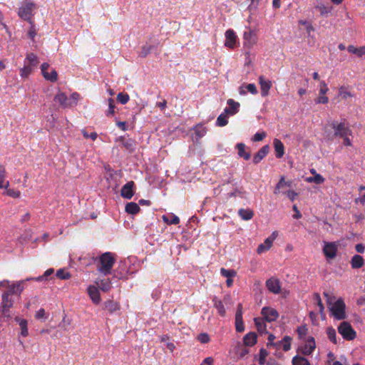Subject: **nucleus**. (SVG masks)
<instances>
[{
  "mask_svg": "<svg viewBox=\"0 0 365 365\" xmlns=\"http://www.w3.org/2000/svg\"><path fill=\"white\" fill-rule=\"evenodd\" d=\"M331 128L334 130V136L346 137V135H351L352 130L347 126L344 122L337 123L334 121L331 124Z\"/></svg>",
  "mask_w": 365,
  "mask_h": 365,
  "instance_id": "423d86ee",
  "label": "nucleus"
},
{
  "mask_svg": "<svg viewBox=\"0 0 365 365\" xmlns=\"http://www.w3.org/2000/svg\"><path fill=\"white\" fill-rule=\"evenodd\" d=\"M261 314L265 321L268 322H274L279 317V313L273 308L264 307L261 310Z\"/></svg>",
  "mask_w": 365,
  "mask_h": 365,
  "instance_id": "9d476101",
  "label": "nucleus"
},
{
  "mask_svg": "<svg viewBox=\"0 0 365 365\" xmlns=\"http://www.w3.org/2000/svg\"><path fill=\"white\" fill-rule=\"evenodd\" d=\"M197 340L202 344H206L210 341V339L207 334L201 333L197 336Z\"/></svg>",
  "mask_w": 365,
  "mask_h": 365,
  "instance_id": "13d9d810",
  "label": "nucleus"
},
{
  "mask_svg": "<svg viewBox=\"0 0 365 365\" xmlns=\"http://www.w3.org/2000/svg\"><path fill=\"white\" fill-rule=\"evenodd\" d=\"M290 186V183L285 181L284 177L282 176L278 183L276 185V187L274 190V193L275 195H277L280 193V190L282 189L284 187Z\"/></svg>",
  "mask_w": 365,
  "mask_h": 365,
  "instance_id": "ea45409f",
  "label": "nucleus"
},
{
  "mask_svg": "<svg viewBox=\"0 0 365 365\" xmlns=\"http://www.w3.org/2000/svg\"><path fill=\"white\" fill-rule=\"evenodd\" d=\"M243 321L242 319V305L239 304L237 305V309L235 314V322Z\"/></svg>",
  "mask_w": 365,
  "mask_h": 365,
  "instance_id": "6e6d98bb",
  "label": "nucleus"
},
{
  "mask_svg": "<svg viewBox=\"0 0 365 365\" xmlns=\"http://www.w3.org/2000/svg\"><path fill=\"white\" fill-rule=\"evenodd\" d=\"M115 142L119 143V147L125 149L129 153H133L135 150L136 142L133 138L120 136L115 139Z\"/></svg>",
  "mask_w": 365,
  "mask_h": 365,
  "instance_id": "0eeeda50",
  "label": "nucleus"
},
{
  "mask_svg": "<svg viewBox=\"0 0 365 365\" xmlns=\"http://www.w3.org/2000/svg\"><path fill=\"white\" fill-rule=\"evenodd\" d=\"M273 145L276 152V157L281 158L284 154V146L282 141L277 138L274 139Z\"/></svg>",
  "mask_w": 365,
  "mask_h": 365,
  "instance_id": "4be33fe9",
  "label": "nucleus"
},
{
  "mask_svg": "<svg viewBox=\"0 0 365 365\" xmlns=\"http://www.w3.org/2000/svg\"><path fill=\"white\" fill-rule=\"evenodd\" d=\"M49 64L43 63L41 66V73L43 78L51 82H56L58 79V73L55 69H52L50 73L48 72Z\"/></svg>",
  "mask_w": 365,
  "mask_h": 365,
  "instance_id": "1a4fd4ad",
  "label": "nucleus"
},
{
  "mask_svg": "<svg viewBox=\"0 0 365 365\" xmlns=\"http://www.w3.org/2000/svg\"><path fill=\"white\" fill-rule=\"evenodd\" d=\"M338 331L344 339L348 341L353 340L356 336V332L347 322H343L339 324Z\"/></svg>",
  "mask_w": 365,
  "mask_h": 365,
  "instance_id": "39448f33",
  "label": "nucleus"
},
{
  "mask_svg": "<svg viewBox=\"0 0 365 365\" xmlns=\"http://www.w3.org/2000/svg\"><path fill=\"white\" fill-rule=\"evenodd\" d=\"M9 182L6 180V168L4 165H0V188H8Z\"/></svg>",
  "mask_w": 365,
  "mask_h": 365,
  "instance_id": "c756f323",
  "label": "nucleus"
},
{
  "mask_svg": "<svg viewBox=\"0 0 365 365\" xmlns=\"http://www.w3.org/2000/svg\"><path fill=\"white\" fill-rule=\"evenodd\" d=\"M314 299L317 302V306L319 307V312L321 314H323L324 313V307L323 305V303H322V299L320 297L319 294L314 293Z\"/></svg>",
  "mask_w": 365,
  "mask_h": 365,
  "instance_id": "8fccbe9b",
  "label": "nucleus"
},
{
  "mask_svg": "<svg viewBox=\"0 0 365 365\" xmlns=\"http://www.w3.org/2000/svg\"><path fill=\"white\" fill-rule=\"evenodd\" d=\"M33 67L29 65H24V66L20 70V76L22 78H27L31 73Z\"/></svg>",
  "mask_w": 365,
  "mask_h": 365,
  "instance_id": "c03bdc74",
  "label": "nucleus"
},
{
  "mask_svg": "<svg viewBox=\"0 0 365 365\" xmlns=\"http://www.w3.org/2000/svg\"><path fill=\"white\" fill-rule=\"evenodd\" d=\"M329 101V98L325 96V95H319V97H317L316 99H315V103H322V104H326Z\"/></svg>",
  "mask_w": 365,
  "mask_h": 365,
  "instance_id": "0e129e2a",
  "label": "nucleus"
},
{
  "mask_svg": "<svg viewBox=\"0 0 365 365\" xmlns=\"http://www.w3.org/2000/svg\"><path fill=\"white\" fill-rule=\"evenodd\" d=\"M228 107L225 108V113L230 115H234L239 111L240 103L233 99H228L227 101Z\"/></svg>",
  "mask_w": 365,
  "mask_h": 365,
  "instance_id": "dca6fc26",
  "label": "nucleus"
},
{
  "mask_svg": "<svg viewBox=\"0 0 365 365\" xmlns=\"http://www.w3.org/2000/svg\"><path fill=\"white\" fill-rule=\"evenodd\" d=\"M272 245V244H265L264 241V243H262L258 245L257 249V254L260 255L268 251L271 248Z\"/></svg>",
  "mask_w": 365,
  "mask_h": 365,
  "instance_id": "de8ad7c7",
  "label": "nucleus"
},
{
  "mask_svg": "<svg viewBox=\"0 0 365 365\" xmlns=\"http://www.w3.org/2000/svg\"><path fill=\"white\" fill-rule=\"evenodd\" d=\"M278 232L277 231L273 232L271 235L265 240V244H272L274 240L277 237Z\"/></svg>",
  "mask_w": 365,
  "mask_h": 365,
  "instance_id": "e2e57ef3",
  "label": "nucleus"
},
{
  "mask_svg": "<svg viewBox=\"0 0 365 365\" xmlns=\"http://www.w3.org/2000/svg\"><path fill=\"white\" fill-rule=\"evenodd\" d=\"M338 252V245L336 242H324L323 252L327 259H334Z\"/></svg>",
  "mask_w": 365,
  "mask_h": 365,
  "instance_id": "6e6552de",
  "label": "nucleus"
},
{
  "mask_svg": "<svg viewBox=\"0 0 365 365\" xmlns=\"http://www.w3.org/2000/svg\"><path fill=\"white\" fill-rule=\"evenodd\" d=\"M347 50L349 53L357 55L361 57L364 54H365V46H361L359 48H356L355 46L350 45L348 46Z\"/></svg>",
  "mask_w": 365,
  "mask_h": 365,
  "instance_id": "4c0bfd02",
  "label": "nucleus"
},
{
  "mask_svg": "<svg viewBox=\"0 0 365 365\" xmlns=\"http://www.w3.org/2000/svg\"><path fill=\"white\" fill-rule=\"evenodd\" d=\"M2 302L1 307L6 308H11L13 306V299L11 295H9L6 292H4L1 296Z\"/></svg>",
  "mask_w": 365,
  "mask_h": 365,
  "instance_id": "cd10ccee",
  "label": "nucleus"
},
{
  "mask_svg": "<svg viewBox=\"0 0 365 365\" xmlns=\"http://www.w3.org/2000/svg\"><path fill=\"white\" fill-rule=\"evenodd\" d=\"M36 9V5L30 0H24L18 11L19 16L31 24H33L34 11Z\"/></svg>",
  "mask_w": 365,
  "mask_h": 365,
  "instance_id": "7ed1b4c3",
  "label": "nucleus"
},
{
  "mask_svg": "<svg viewBox=\"0 0 365 365\" xmlns=\"http://www.w3.org/2000/svg\"><path fill=\"white\" fill-rule=\"evenodd\" d=\"M308 182H315L316 184H322L324 182V178L320 174H316L313 177L307 179Z\"/></svg>",
  "mask_w": 365,
  "mask_h": 365,
  "instance_id": "37998d69",
  "label": "nucleus"
},
{
  "mask_svg": "<svg viewBox=\"0 0 365 365\" xmlns=\"http://www.w3.org/2000/svg\"><path fill=\"white\" fill-rule=\"evenodd\" d=\"M239 216L244 220H250L253 217L254 212L250 209L241 208L238 210Z\"/></svg>",
  "mask_w": 365,
  "mask_h": 365,
  "instance_id": "2f4dec72",
  "label": "nucleus"
},
{
  "mask_svg": "<svg viewBox=\"0 0 365 365\" xmlns=\"http://www.w3.org/2000/svg\"><path fill=\"white\" fill-rule=\"evenodd\" d=\"M246 88L247 92H250L252 95H256L258 93L257 88L254 83L246 84Z\"/></svg>",
  "mask_w": 365,
  "mask_h": 365,
  "instance_id": "052dcab7",
  "label": "nucleus"
},
{
  "mask_svg": "<svg viewBox=\"0 0 365 365\" xmlns=\"http://www.w3.org/2000/svg\"><path fill=\"white\" fill-rule=\"evenodd\" d=\"M54 272V269L53 268L48 269L43 275L39 276L38 277H34V278H27L26 281L29 280H36L37 282H41L43 280H47L48 277L51 275H52Z\"/></svg>",
  "mask_w": 365,
  "mask_h": 365,
  "instance_id": "f704fd0d",
  "label": "nucleus"
},
{
  "mask_svg": "<svg viewBox=\"0 0 365 365\" xmlns=\"http://www.w3.org/2000/svg\"><path fill=\"white\" fill-rule=\"evenodd\" d=\"M115 113V103L114 100L113 98L108 99V110L107 111L106 115H113Z\"/></svg>",
  "mask_w": 365,
  "mask_h": 365,
  "instance_id": "864d4df0",
  "label": "nucleus"
},
{
  "mask_svg": "<svg viewBox=\"0 0 365 365\" xmlns=\"http://www.w3.org/2000/svg\"><path fill=\"white\" fill-rule=\"evenodd\" d=\"M162 219L167 225H178L180 223V218L173 213L163 215Z\"/></svg>",
  "mask_w": 365,
  "mask_h": 365,
  "instance_id": "b1692460",
  "label": "nucleus"
},
{
  "mask_svg": "<svg viewBox=\"0 0 365 365\" xmlns=\"http://www.w3.org/2000/svg\"><path fill=\"white\" fill-rule=\"evenodd\" d=\"M244 39L245 41V44H249V46H252L255 43V34L253 31H248L244 33Z\"/></svg>",
  "mask_w": 365,
  "mask_h": 365,
  "instance_id": "58836bf2",
  "label": "nucleus"
},
{
  "mask_svg": "<svg viewBox=\"0 0 365 365\" xmlns=\"http://www.w3.org/2000/svg\"><path fill=\"white\" fill-rule=\"evenodd\" d=\"M227 114L225 113H221L217 118L216 125L220 127H223L227 125Z\"/></svg>",
  "mask_w": 365,
  "mask_h": 365,
  "instance_id": "a19ab883",
  "label": "nucleus"
},
{
  "mask_svg": "<svg viewBox=\"0 0 365 365\" xmlns=\"http://www.w3.org/2000/svg\"><path fill=\"white\" fill-rule=\"evenodd\" d=\"M327 334L328 338L329 339V340L331 342H333L335 344L337 343L336 334V331L334 328H332V327L327 328Z\"/></svg>",
  "mask_w": 365,
  "mask_h": 365,
  "instance_id": "a18cd8bd",
  "label": "nucleus"
},
{
  "mask_svg": "<svg viewBox=\"0 0 365 365\" xmlns=\"http://www.w3.org/2000/svg\"><path fill=\"white\" fill-rule=\"evenodd\" d=\"M125 212L128 214L136 215L139 212L140 208L137 203L130 202L125 205Z\"/></svg>",
  "mask_w": 365,
  "mask_h": 365,
  "instance_id": "7c9ffc66",
  "label": "nucleus"
},
{
  "mask_svg": "<svg viewBox=\"0 0 365 365\" xmlns=\"http://www.w3.org/2000/svg\"><path fill=\"white\" fill-rule=\"evenodd\" d=\"M24 281H19L16 283H13L9 285L7 290L6 291L9 295L18 294L20 295L24 289L23 283Z\"/></svg>",
  "mask_w": 365,
  "mask_h": 365,
  "instance_id": "f3484780",
  "label": "nucleus"
},
{
  "mask_svg": "<svg viewBox=\"0 0 365 365\" xmlns=\"http://www.w3.org/2000/svg\"><path fill=\"white\" fill-rule=\"evenodd\" d=\"M225 46L230 48H234L237 46V36L232 29H228L225 32Z\"/></svg>",
  "mask_w": 365,
  "mask_h": 365,
  "instance_id": "f8f14e48",
  "label": "nucleus"
},
{
  "mask_svg": "<svg viewBox=\"0 0 365 365\" xmlns=\"http://www.w3.org/2000/svg\"><path fill=\"white\" fill-rule=\"evenodd\" d=\"M104 309L110 313H113L120 309V306L113 300H108L104 302Z\"/></svg>",
  "mask_w": 365,
  "mask_h": 365,
  "instance_id": "c85d7f7f",
  "label": "nucleus"
},
{
  "mask_svg": "<svg viewBox=\"0 0 365 365\" xmlns=\"http://www.w3.org/2000/svg\"><path fill=\"white\" fill-rule=\"evenodd\" d=\"M130 99L129 95L126 93H119L117 96V100L121 104H125Z\"/></svg>",
  "mask_w": 365,
  "mask_h": 365,
  "instance_id": "3c124183",
  "label": "nucleus"
},
{
  "mask_svg": "<svg viewBox=\"0 0 365 365\" xmlns=\"http://www.w3.org/2000/svg\"><path fill=\"white\" fill-rule=\"evenodd\" d=\"M255 324L257 327V331L259 333H266L267 332V326L263 320V319L260 318H255Z\"/></svg>",
  "mask_w": 365,
  "mask_h": 365,
  "instance_id": "e433bc0d",
  "label": "nucleus"
},
{
  "mask_svg": "<svg viewBox=\"0 0 365 365\" xmlns=\"http://www.w3.org/2000/svg\"><path fill=\"white\" fill-rule=\"evenodd\" d=\"M364 264V258L359 255H355L351 260V265L353 269H359Z\"/></svg>",
  "mask_w": 365,
  "mask_h": 365,
  "instance_id": "bb28decb",
  "label": "nucleus"
},
{
  "mask_svg": "<svg viewBox=\"0 0 365 365\" xmlns=\"http://www.w3.org/2000/svg\"><path fill=\"white\" fill-rule=\"evenodd\" d=\"M307 329L305 326L299 327L297 328V333L299 337H302L307 334Z\"/></svg>",
  "mask_w": 365,
  "mask_h": 365,
  "instance_id": "774afa93",
  "label": "nucleus"
},
{
  "mask_svg": "<svg viewBox=\"0 0 365 365\" xmlns=\"http://www.w3.org/2000/svg\"><path fill=\"white\" fill-rule=\"evenodd\" d=\"M329 309L331 314L336 319L342 320L346 318V305L342 299H338Z\"/></svg>",
  "mask_w": 365,
  "mask_h": 365,
  "instance_id": "20e7f679",
  "label": "nucleus"
},
{
  "mask_svg": "<svg viewBox=\"0 0 365 365\" xmlns=\"http://www.w3.org/2000/svg\"><path fill=\"white\" fill-rule=\"evenodd\" d=\"M56 276L61 279H68L71 277V274L68 272H65L63 269L57 270Z\"/></svg>",
  "mask_w": 365,
  "mask_h": 365,
  "instance_id": "49530a36",
  "label": "nucleus"
},
{
  "mask_svg": "<svg viewBox=\"0 0 365 365\" xmlns=\"http://www.w3.org/2000/svg\"><path fill=\"white\" fill-rule=\"evenodd\" d=\"M151 50H152V46H148V45L143 46L142 47V51L140 53V56H141L143 58L146 57L151 52Z\"/></svg>",
  "mask_w": 365,
  "mask_h": 365,
  "instance_id": "5fc2aeb1",
  "label": "nucleus"
},
{
  "mask_svg": "<svg viewBox=\"0 0 365 365\" xmlns=\"http://www.w3.org/2000/svg\"><path fill=\"white\" fill-rule=\"evenodd\" d=\"M243 341L245 346H254L257 343V334L255 332L247 334L243 338Z\"/></svg>",
  "mask_w": 365,
  "mask_h": 365,
  "instance_id": "a878e982",
  "label": "nucleus"
},
{
  "mask_svg": "<svg viewBox=\"0 0 365 365\" xmlns=\"http://www.w3.org/2000/svg\"><path fill=\"white\" fill-rule=\"evenodd\" d=\"M26 61H28L27 65L31 66L33 68L36 66L39 63L38 57L34 53H29L26 54L25 62Z\"/></svg>",
  "mask_w": 365,
  "mask_h": 365,
  "instance_id": "72a5a7b5",
  "label": "nucleus"
},
{
  "mask_svg": "<svg viewBox=\"0 0 365 365\" xmlns=\"http://www.w3.org/2000/svg\"><path fill=\"white\" fill-rule=\"evenodd\" d=\"M80 95L77 92L73 93L69 97L63 92H58L54 96L53 101L58 103L63 108H72L77 105Z\"/></svg>",
  "mask_w": 365,
  "mask_h": 365,
  "instance_id": "f257e3e1",
  "label": "nucleus"
},
{
  "mask_svg": "<svg viewBox=\"0 0 365 365\" xmlns=\"http://www.w3.org/2000/svg\"><path fill=\"white\" fill-rule=\"evenodd\" d=\"M236 148L237 149V154L240 158H242L245 160H248L250 158V152H246L245 148L246 145L245 144L242 143H239L236 145Z\"/></svg>",
  "mask_w": 365,
  "mask_h": 365,
  "instance_id": "393cba45",
  "label": "nucleus"
},
{
  "mask_svg": "<svg viewBox=\"0 0 365 365\" xmlns=\"http://www.w3.org/2000/svg\"><path fill=\"white\" fill-rule=\"evenodd\" d=\"M266 135L267 133L264 131L261 133H256L252 138V140L255 142L261 141L266 137Z\"/></svg>",
  "mask_w": 365,
  "mask_h": 365,
  "instance_id": "bf43d9fd",
  "label": "nucleus"
},
{
  "mask_svg": "<svg viewBox=\"0 0 365 365\" xmlns=\"http://www.w3.org/2000/svg\"><path fill=\"white\" fill-rule=\"evenodd\" d=\"M134 182L130 181L125 184L120 190L121 196L125 199L130 200L133 196Z\"/></svg>",
  "mask_w": 365,
  "mask_h": 365,
  "instance_id": "4468645a",
  "label": "nucleus"
},
{
  "mask_svg": "<svg viewBox=\"0 0 365 365\" xmlns=\"http://www.w3.org/2000/svg\"><path fill=\"white\" fill-rule=\"evenodd\" d=\"M96 283L99 289L105 292H108L112 287L111 282L108 279H101Z\"/></svg>",
  "mask_w": 365,
  "mask_h": 365,
  "instance_id": "473e14b6",
  "label": "nucleus"
},
{
  "mask_svg": "<svg viewBox=\"0 0 365 365\" xmlns=\"http://www.w3.org/2000/svg\"><path fill=\"white\" fill-rule=\"evenodd\" d=\"M6 189V194L10 197L17 198L20 196V192L13 189Z\"/></svg>",
  "mask_w": 365,
  "mask_h": 365,
  "instance_id": "680f3d73",
  "label": "nucleus"
},
{
  "mask_svg": "<svg viewBox=\"0 0 365 365\" xmlns=\"http://www.w3.org/2000/svg\"><path fill=\"white\" fill-rule=\"evenodd\" d=\"M259 83L260 85L262 96H267L272 85L271 81L265 79L263 76H260L259 77Z\"/></svg>",
  "mask_w": 365,
  "mask_h": 365,
  "instance_id": "2eb2a0df",
  "label": "nucleus"
},
{
  "mask_svg": "<svg viewBox=\"0 0 365 365\" xmlns=\"http://www.w3.org/2000/svg\"><path fill=\"white\" fill-rule=\"evenodd\" d=\"M286 194L288 198L292 202L294 201L296 197L298 196V193L294 190H289L286 192Z\"/></svg>",
  "mask_w": 365,
  "mask_h": 365,
  "instance_id": "69168bd1",
  "label": "nucleus"
},
{
  "mask_svg": "<svg viewBox=\"0 0 365 365\" xmlns=\"http://www.w3.org/2000/svg\"><path fill=\"white\" fill-rule=\"evenodd\" d=\"M212 302L214 307L217 309L218 314L221 317H225L226 314V309L224 307L222 301L219 299L216 296H214L212 298Z\"/></svg>",
  "mask_w": 365,
  "mask_h": 365,
  "instance_id": "5701e85b",
  "label": "nucleus"
},
{
  "mask_svg": "<svg viewBox=\"0 0 365 365\" xmlns=\"http://www.w3.org/2000/svg\"><path fill=\"white\" fill-rule=\"evenodd\" d=\"M88 294L94 304H98L100 303L101 296L99 291L96 287H95L94 285H90L88 287Z\"/></svg>",
  "mask_w": 365,
  "mask_h": 365,
  "instance_id": "6ab92c4d",
  "label": "nucleus"
},
{
  "mask_svg": "<svg viewBox=\"0 0 365 365\" xmlns=\"http://www.w3.org/2000/svg\"><path fill=\"white\" fill-rule=\"evenodd\" d=\"M269 146L265 145L262 147L253 157V163L258 164L269 153Z\"/></svg>",
  "mask_w": 365,
  "mask_h": 365,
  "instance_id": "aec40b11",
  "label": "nucleus"
},
{
  "mask_svg": "<svg viewBox=\"0 0 365 365\" xmlns=\"http://www.w3.org/2000/svg\"><path fill=\"white\" fill-rule=\"evenodd\" d=\"M292 365H311L310 362L305 357L302 356H295L292 359Z\"/></svg>",
  "mask_w": 365,
  "mask_h": 365,
  "instance_id": "c9c22d12",
  "label": "nucleus"
},
{
  "mask_svg": "<svg viewBox=\"0 0 365 365\" xmlns=\"http://www.w3.org/2000/svg\"><path fill=\"white\" fill-rule=\"evenodd\" d=\"M220 274L222 276L227 277V279L235 277L237 275L235 269H226L225 268L220 269Z\"/></svg>",
  "mask_w": 365,
  "mask_h": 365,
  "instance_id": "79ce46f5",
  "label": "nucleus"
},
{
  "mask_svg": "<svg viewBox=\"0 0 365 365\" xmlns=\"http://www.w3.org/2000/svg\"><path fill=\"white\" fill-rule=\"evenodd\" d=\"M115 264V259L112 253L105 252L98 258L97 270L103 275L110 274L111 269Z\"/></svg>",
  "mask_w": 365,
  "mask_h": 365,
  "instance_id": "f03ea898",
  "label": "nucleus"
},
{
  "mask_svg": "<svg viewBox=\"0 0 365 365\" xmlns=\"http://www.w3.org/2000/svg\"><path fill=\"white\" fill-rule=\"evenodd\" d=\"M291 340L292 338L290 336H285L281 341L272 343V346L277 349H280L282 347V349L284 351H288L291 349Z\"/></svg>",
  "mask_w": 365,
  "mask_h": 365,
  "instance_id": "a211bd4d",
  "label": "nucleus"
},
{
  "mask_svg": "<svg viewBox=\"0 0 365 365\" xmlns=\"http://www.w3.org/2000/svg\"><path fill=\"white\" fill-rule=\"evenodd\" d=\"M319 95H326V93L329 91V88L327 87V83L324 81H321L319 83Z\"/></svg>",
  "mask_w": 365,
  "mask_h": 365,
  "instance_id": "4d7b16f0",
  "label": "nucleus"
},
{
  "mask_svg": "<svg viewBox=\"0 0 365 365\" xmlns=\"http://www.w3.org/2000/svg\"><path fill=\"white\" fill-rule=\"evenodd\" d=\"M235 328L237 332H242L245 330L243 321L235 322Z\"/></svg>",
  "mask_w": 365,
  "mask_h": 365,
  "instance_id": "338daca9",
  "label": "nucleus"
},
{
  "mask_svg": "<svg viewBox=\"0 0 365 365\" xmlns=\"http://www.w3.org/2000/svg\"><path fill=\"white\" fill-rule=\"evenodd\" d=\"M316 9H318L320 12V14L322 16H324L325 14H327L331 11V9L326 6L325 5L321 4L316 6Z\"/></svg>",
  "mask_w": 365,
  "mask_h": 365,
  "instance_id": "603ef678",
  "label": "nucleus"
},
{
  "mask_svg": "<svg viewBox=\"0 0 365 365\" xmlns=\"http://www.w3.org/2000/svg\"><path fill=\"white\" fill-rule=\"evenodd\" d=\"M266 287L267 289L274 294H279L281 292L280 282L278 279L271 277L266 282Z\"/></svg>",
  "mask_w": 365,
  "mask_h": 365,
  "instance_id": "ddd939ff",
  "label": "nucleus"
},
{
  "mask_svg": "<svg viewBox=\"0 0 365 365\" xmlns=\"http://www.w3.org/2000/svg\"><path fill=\"white\" fill-rule=\"evenodd\" d=\"M207 132V129L202 125H197L195 128V133L197 138H202Z\"/></svg>",
  "mask_w": 365,
  "mask_h": 365,
  "instance_id": "09e8293b",
  "label": "nucleus"
},
{
  "mask_svg": "<svg viewBox=\"0 0 365 365\" xmlns=\"http://www.w3.org/2000/svg\"><path fill=\"white\" fill-rule=\"evenodd\" d=\"M316 348L315 340L313 336H309L305 344L299 349L303 355H311Z\"/></svg>",
  "mask_w": 365,
  "mask_h": 365,
  "instance_id": "9b49d317",
  "label": "nucleus"
},
{
  "mask_svg": "<svg viewBox=\"0 0 365 365\" xmlns=\"http://www.w3.org/2000/svg\"><path fill=\"white\" fill-rule=\"evenodd\" d=\"M15 321L19 323L21 332L20 334L23 337H26L29 336V329H28V321L24 319H21L19 317H15Z\"/></svg>",
  "mask_w": 365,
  "mask_h": 365,
  "instance_id": "412c9836",
  "label": "nucleus"
}]
</instances>
